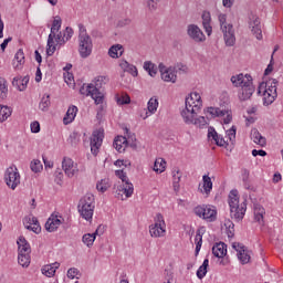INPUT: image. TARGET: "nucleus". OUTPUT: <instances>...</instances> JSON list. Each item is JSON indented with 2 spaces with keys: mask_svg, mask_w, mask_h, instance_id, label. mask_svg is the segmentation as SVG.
Segmentation results:
<instances>
[{
  "mask_svg": "<svg viewBox=\"0 0 283 283\" xmlns=\"http://www.w3.org/2000/svg\"><path fill=\"white\" fill-rule=\"evenodd\" d=\"M216 216H218V211L216 209H211V207L206 206L203 220H208V222H216Z\"/></svg>",
  "mask_w": 283,
  "mask_h": 283,
  "instance_id": "obj_29",
  "label": "nucleus"
},
{
  "mask_svg": "<svg viewBox=\"0 0 283 283\" xmlns=\"http://www.w3.org/2000/svg\"><path fill=\"white\" fill-rule=\"evenodd\" d=\"M242 180L245 189H251V186L249 185V170L247 168L242 169Z\"/></svg>",
  "mask_w": 283,
  "mask_h": 283,
  "instance_id": "obj_50",
  "label": "nucleus"
},
{
  "mask_svg": "<svg viewBox=\"0 0 283 283\" xmlns=\"http://www.w3.org/2000/svg\"><path fill=\"white\" fill-rule=\"evenodd\" d=\"M77 113H78V107L74 105L70 106L63 118L64 125H70V123H72L76 118Z\"/></svg>",
  "mask_w": 283,
  "mask_h": 283,
  "instance_id": "obj_25",
  "label": "nucleus"
},
{
  "mask_svg": "<svg viewBox=\"0 0 283 283\" xmlns=\"http://www.w3.org/2000/svg\"><path fill=\"white\" fill-rule=\"evenodd\" d=\"M144 70H146V72H148L149 76H156V74H158V67L156 66V64L151 63L150 61H146L144 63Z\"/></svg>",
  "mask_w": 283,
  "mask_h": 283,
  "instance_id": "obj_34",
  "label": "nucleus"
},
{
  "mask_svg": "<svg viewBox=\"0 0 283 283\" xmlns=\"http://www.w3.org/2000/svg\"><path fill=\"white\" fill-rule=\"evenodd\" d=\"M94 195L87 193L82 199H80L77 209L84 220H92L94 216Z\"/></svg>",
  "mask_w": 283,
  "mask_h": 283,
  "instance_id": "obj_6",
  "label": "nucleus"
},
{
  "mask_svg": "<svg viewBox=\"0 0 283 283\" xmlns=\"http://www.w3.org/2000/svg\"><path fill=\"white\" fill-rule=\"evenodd\" d=\"M62 169H64V174H66L69 178H74V176L78 174V167L76 164H74L72 158H67V157L63 158Z\"/></svg>",
  "mask_w": 283,
  "mask_h": 283,
  "instance_id": "obj_16",
  "label": "nucleus"
},
{
  "mask_svg": "<svg viewBox=\"0 0 283 283\" xmlns=\"http://www.w3.org/2000/svg\"><path fill=\"white\" fill-rule=\"evenodd\" d=\"M258 94L263 97V105L265 107L273 105L275 98H277V80L261 83L258 87Z\"/></svg>",
  "mask_w": 283,
  "mask_h": 283,
  "instance_id": "obj_3",
  "label": "nucleus"
},
{
  "mask_svg": "<svg viewBox=\"0 0 283 283\" xmlns=\"http://www.w3.org/2000/svg\"><path fill=\"white\" fill-rule=\"evenodd\" d=\"M4 181L9 189H17L19 185H21V175L19 174V169L15 165L10 166L7 168L4 172Z\"/></svg>",
  "mask_w": 283,
  "mask_h": 283,
  "instance_id": "obj_8",
  "label": "nucleus"
},
{
  "mask_svg": "<svg viewBox=\"0 0 283 283\" xmlns=\"http://www.w3.org/2000/svg\"><path fill=\"white\" fill-rule=\"evenodd\" d=\"M59 227H61L60 219H48L45 222V229L49 233H54Z\"/></svg>",
  "mask_w": 283,
  "mask_h": 283,
  "instance_id": "obj_27",
  "label": "nucleus"
},
{
  "mask_svg": "<svg viewBox=\"0 0 283 283\" xmlns=\"http://www.w3.org/2000/svg\"><path fill=\"white\" fill-rule=\"evenodd\" d=\"M200 109H202V97L198 93H191L189 97H186V106L181 111V117L186 125H196V127H205L207 119L205 116H199Z\"/></svg>",
  "mask_w": 283,
  "mask_h": 283,
  "instance_id": "obj_1",
  "label": "nucleus"
},
{
  "mask_svg": "<svg viewBox=\"0 0 283 283\" xmlns=\"http://www.w3.org/2000/svg\"><path fill=\"white\" fill-rule=\"evenodd\" d=\"M235 132H237L235 126H232L230 129H228L226 132V138H227L226 140L224 138H220V135H218V132H216V128L210 127L208 129V138L209 140H214V143H220V140L223 143H229V140L230 143H233V140H235Z\"/></svg>",
  "mask_w": 283,
  "mask_h": 283,
  "instance_id": "obj_12",
  "label": "nucleus"
},
{
  "mask_svg": "<svg viewBox=\"0 0 283 283\" xmlns=\"http://www.w3.org/2000/svg\"><path fill=\"white\" fill-rule=\"evenodd\" d=\"M158 69L161 74L163 81H165L166 83H176L178 76L176 75L175 67H167L165 66V64L160 63Z\"/></svg>",
  "mask_w": 283,
  "mask_h": 283,
  "instance_id": "obj_15",
  "label": "nucleus"
},
{
  "mask_svg": "<svg viewBox=\"0 0 283 283\" xmlns=\"http://www.w3.org/2000/svg\"><path fill=\"white\" fill-rule=\"evenodd\" d=\"M115 176L122 180L124 185L117 186V196H120V192H123L126 198H132L134 195V184L129 181V177H127V172H125V169L116 170Z\"/></svg>",
  "mask_w": 283,
  "mask_h": 283,
  "instance_id": "obj_7",
  "label": "nucleus"
},
{
  "mask_svg": "<svg viewBox=\"0 0 283 283\" xmlns=\"http://www.w3.org/2000/svg\"><path fill=\"white\" fill-rule=\"evenodd\" d=\"M103 138H105V130L103 128L96 129L92 134V143H103Z\"/></svg>",
  "mask_w": 283,
  "mask_h": 283,
  "instance_id": "obj_36",
  "label": "nucleus"
},
{
  "mask_svg": "<svg viewBox=\"0 0 283 283\" xmlns=\"http://www.w3.org/2000/svg\"><path fill=\"white\" fill-rule=\"evenodd\" d=\"M76 275H78V269H76V268L69 269L67 277H70L71 280H74V277H76Z\"/></svg>",
  "mask_w": 283,
  "mask_h": 283,
  "instance_id": "obj_63",
  "label": "nucleus"
},
{
  "mask_svg": "<svg viewBox=\"0 0 283 283\" xmlns=\"http://www.w3.org/2000/svg\"><path fill=\"white\" fill-rule=\"evenodd\" d=\"M80 94L83 96H91L95 101V105H103L105 95L103 92L94 88V84H83L80 88Z\"/></svg>",
  "mask_w": 283,
  "mask_h": 283,
  "instance_id": "obj_10",
  "label": "nucleus"
},
{
  "mask_svg": "<svg viewBox=\"0 0 283 283\" xmlns=\"http://www.w3.org/2000/svg\"><path fill=\"white\" fill-rule=\"evenodd\" d=\"M167 165V161H165L164 158H157L155 160V164H154V171H156V174H163V171H165V167Z\"/></svg>",
  "mask_w": 283,
  "mask_h": 283,
  "instance_id": "obj_35",
  "label": "nucleus"
},
{
  "mask_svg": "<svg viewBox=\"0 0 283 283\" xmlns=\"http://www.w3.org/2000/svg\"><path fill=\"white\" fill-rule=\"evenodd\" d=\"M217 147H221L222 149H226V151H233V148L235 147L233 143H216Z\"/></svg>",
  "mask_w": 283,
  "mask_h": 283,
  "instance_id": "obj_48",
  "label": "nucleus"
},
{
  "mask_svg": "<svg viewBox=\"0 0 283 283\" xmlns=\"http://www.w3.org/2000/svg\"><path fill=\"white\" fill-rule=\"evenodd\" d=\"M230 217L235 222H242L247 213V199L240 203V197H238V190H231L229 195Z\"/></svg>",
  "mask_w": 283,
  "mask_h": 283,
  "instance_id": "obj_2",
  "label": "nucleus"
},
{
  "mask_svg": "<svg viewBox=\"0 0 283 283\" xmlns=\"http://www.w3.org/2000/svg\"><path fill=\"white\" fill-rule=\"evenodd\" d=\"M207 112L213 118H220L222 116H227L226 118H223L224 125H229V123H231V120L233 119V117L229 114L228 111L220 109L218 107H208Z\"/></svg>",
  "mask_w": 283,
  "mask_h": 283,
  "instance_id": "obj_17",
  "label": "nucleus"
},
{
  "mask_svg": "<svg viewBox=\"0 0 283 283\" xmlns=\"http://www.w3.org/2000/svg\"><path fill=\"white\" fill-rule=\"evenodd\" d=\"M196 250H195V255L198 258V254L200 253V249H202V234H200V230L197 231L196 235Z\"/></svg>",
  "mask_w": 283,
  "mask_h": 283,
  "instance_id": "obj_47",
  "label": "nucleus"
},
{
  "mask_svg": "<svg viewBox=\"0 0 283 283\" xmlns=\"http://www.w3.org/2000/svg\"><path fill=\"white\" fill-rule=\"evenodd\" d=\"M123 45L114 44L108 50V56H111V59H120V56H123Z\"/></svg>",
  "mask_w": 283,
  "mask_h": 283,
  "instance_id": "obj_26",
  "label": "nucleus"
},
{
  "mask_svg": "<svg viewBox=\"0 0 283 283\" xmlns=\"http://www.w3.org/2000/svg\"><path fill=\"white\" fill-rule=\"evenodd\" d=\"M207 269H209V259H205L202 265L197 270V277L199 280L207 275Z\"/></svg>",
  "mask_w": 283,
  "mask_h": 283,
  "instance_id": "obj_37",
  "label": "nucleus"
},
{
  "mask_svg": "<svg viewBox=\"0 0 283 283\" xmlns=\"http://www.w3.org/2000/svg\"><path fill=\"white\" fill-rule=\"evenodd\" d=\"M13 61H18L19 63H25V54L23 53V50H18Z\"/></svg>",
  "mask_w": 283,
  "mask_h": 283,
  "instance_id": "obj_51",
  "label": "nucleus"
},
{
  "mask_svg": "<svg viewBox=\"0 0 283 283\" xmlns=\"http://www.w3.org/2000/svg\"><path fill=\"white\" fill-rule=\"evenodd\" d=\"M109 188V181L107 179H102L96 184L97 191H101V193H105L107 189Z\"/></svg>",
  "mask_w": 283,
  "mask_h": 283,
  "instance_id": "obj_44",
  "label": "nucleus"
},
{
  "mask_svg": "<svg viewBox=\"0 0 283 283\" xmlns=\"http://www.w3.org/2000/svg\"><path fill=\"white\" fill-rule=\"evenodd\" d=\"M30 254H18V264L23 269H28L30 266Z\"/></svg>",
  "mask_w": 283,
  "mask_h": 283,
  "instance_id": "obj_39",
  "label": "nucleus"
},
{
  "mask_svg": "<svg viewBox=\"0 0 283 283\" xmlns=\"http://www.w3.org/2000/svg\"><path fill=\"white\" fill-rule=\"evenodd\" d=\"M123 145H125V147H130V149H133V151H142L143 149H145V146H140L136 143H123Z\"/></svg>",
  "mask_w": 283,
  "mask_h": 283,
  "instance_id": "obj_49",
  "label": "nucleus"
},
{
  "mask_svg": "<svg viewBox=\"0 0 283 283\" xmlns=\"http://www.w3.org/2000/svg\"><path fill=\"white\" fill-rule=\"evenodd\" d=\"M212 254L214 258H224L227 255V244L224 242L216 243L212 247Z\"/></svg>",
  "mask_w": 283,
  "mask_h": 283,
  "instance_id": "obj_22",
  "label": "nucleus"
},
{
  "mask_svg": "<svg viewBox=\"0 0 283 283\" xmlns=\"http://www.w3.org/2000/svg\"><path fill=\"white\" fill-rule=\"evenodd\" d=\"M237 255L241 264H249V262H251V254L247 251L244 247H241V250Z\"/></svg>",
  "mask_w": 283,
  "mask_h": 283,
  "instance_id": "obj_33",
  "label": "nucleus"
},
{
  "mask_svg": "<svg viewBox=\"0 0 283 283\" xmlns=\"http://www.w3.org/2000/svg\"><path fill=\"white\" fill-rule=\"evenodd\" d=\"M248 28L258 41H262V22L260 21V17L250 13L248 18Z\"/></svg>",
  "mask_w": 283,
  "mask_h": 283,
  "instance_id": "obj_11",
  "label": "nucleus"
},
{
  "mask_svg": "<svg viewBox=\"0 0 283 283\" xmlns=\"http://www.w3.org/2000/svg\"><path fill=\"white\" fill-rule=\"evenodd\" d=\"M149 233L151 238H165L167 230H165L164 226L151 224L149 226Z\"/></svg>",
  "mask_w": 283,
  "mask_h": 283,
  "instance_id": "obj_23",
  "label": "nucleus"
},
{
  "mask_svg": "<svg viewBox=\"0 0 283 283\" xmlns=\"http://www.w3.org/2000/svg\"><path fill=\"white\" fill-rule=\"evenodd\" d=\"M96 240V235L94 233L84 234L82 238V242L86 244V247H92L94 244V241Z\"/></svg>",
  "mask_w": 283,
  "mask_h": 283,
  "instance_id": "obj_46",
  "label": "nucleus"
},
{
  "mask_svg": "<svg viewBox=\"0 0 283 283\" xmlns=\"http://www.w3.org/2000/svg\"><path fill=\"white\" fill-rule=\"evenodd\" d=\"M157 111H158V98L151 97L148 101V112L149 114H156Z\"/></svg>",
  "mask_w": 283,
  "mask_h": 283,
  "instance_id": "obj_42",
  "label": "nucleus"
},
{
  "mask_svg": "<svg viewBox=\"0 0 283 283\" xmlns=\"http://www.w3.org/2000/svg\"><path fill=\"white\" fill-rule=\"evenodd\" d=\"M6 96H8V82L0 77V98H6Z\"/></svg>",
  "mask_w": 283,
  "mask_h": 283,
  "instance_id": "obj_43",
  "label": "nucleus"
},
{
  "mask_svg": "<svg viewBox=\"0 0 283 283\" xmlns=\"http://www.w3.org/2000/svg\"><path fill=\"white\" fill-rule=\"evenodd\" d=\"M202 181L203 193H206V196H209L211 193V190L213 189V181H211V177H209V175H203Z\"/></svg>",
  "mask_w": 283,
  "mask_h": 283,
  "instance_id": "obj_28",
  "label": "nucleus"
},
{
  "mask_svg": "<svg viewBox=\"0 0 283 283\" xmlns=\"http://www.w3.org/2000/svg\"><path fill=\"white\" fill-rule=\"evenodd\" d=\"M109 82V77L105 76V75H101V76H97L95 78V85H94V88L96 90H101V87H103L104 85H106L107 83Z\"/></svg>",
  "mask_w": 283,
  "mask_h": 283,
  "instance_id": "obj_40",
  "label": "nucleus"
},
{
  "mask_svg": "<svg viewBox=\"0 0 283 283\" xmlns=\"http://www.w3.org/2000/svg\"><path fill=\"white\" fill-rule=\"evenodd\" d=\"M207 206H197L193 211L196 213V216H198L199 218H205V209Z\"/></svg>",
  "mask_w": 283,
  "mask_h": 283,
  "instance_id": "obj_56",
  "label": "nucleus"
},
{
  "mask_svg": "<svg viewBox=\"0 0 283 283\" xmlns=\"http://www.w3.org/2000/svg\"><path fill=\"white\" fill-rule=\"evenodd\" d=\"M28 83H30V76H24V77L15 76L12 81L13 87H17L19 92H25L28 87Z\"/></svg>",
  "mask_w": 283,
  "mask_h": 283,
  "instance_id": "obj_20",
  "label": "nucleus"
},
{
  "mask_svg": "<svg viewBox=\"0 0 283 283\" xmlns=\"http://www.w3.org/2000/svg\"><path fill=\"white\" fill-rule=\"evenodd\" d=\"M61 17H55L51 27V33L48 38V45H46V54L48 56H52L54 52H56V45H54V36H56V32L61 30Z\"/></svg>",
  "mask_w": 283,
  "mask_h": 283,
  "instance_id": "obj_9",
  "label": "nucleus"
},
{
  "mask_svg": "<svg viewBox=\"0 0 283 283\" xmlns=\"http://www.w3.org/2000/svg\"><path fill=\"white\" fill-rule=\"evenodd\" d=\"M147 8L150 12L158 10V2L156 0H147Z\"/></svg>",
  "mask_w": 283,
  "mask_h": 283,
  "instance_id": "obj_55",
  "label": "nucleus"
},
{
  "mask_svg": "<svg viewBox=\"0 0 283 283\" xmlns=\"http://www.w3.org/2000/svg\"><path fill=\"white\" fill-rule=\"evenodd\" d=\"M119 67L123 70V72H128V74H132V76H138V69L136 65L127 62V60H120Z\"/></svg>",
  "mask_w": 283,
  "mask_h": 283,
  "instance_id": "obj_21",
  "label": "nucleus"
},
{
  "mask_svg": "<svg viewBox=\"0 0 283 283\" xmlns=\"http://www.w3.org/2000/svg\"><path fill=\"white\" fill-rule=\"evenodd\" d=\"M30 168L34 174H39L40 171H43V164H41V160L35 159L31 161Z\"/></svg>",
  "mask_w": 283,
  "mask_h": 283,
  "instance_id": "obj_45",
  "label": "nucleus"
},
{
  "mask_svg": "<svg viewBox=\"0 0 283 283\" xmlns=\"http://www.w3.org/2000/svg\"><path fill=\"white\" fill-rule=\"evenodd\" d=\"M219 23L221 31L223 32L224 43L228 48H233L235 45V30H233V24L227 23V14L220 13Z\"/></svg>",
  "mask_w": 283,
  "mask_h": 283,
  "instance_id": "obj_5",
  "label": "nucleus"
},
{
  "mask_svg": "<svg viewBox=\"0 0 283 283\" xmlns=\"http://www.w3.org/2000/svg\"><path fill=\"white\" fill-rule=\"evenodd\" d=\"M273 72V55H271V61L270 64L268 65V67L264 71V75L269 76V74Z\"/></svg>",
  "mask_w": 283,
  "mask_h": 283,
  "instance_id": "obj_64",
  "label": "nucleus"
},
{
  "mask_svg": "<svg viewBox=\"0 0 283 283\" xmlns=\"http://www.w3.org/2000/svg\"><path fill=\"white\" fill-rule=\"evenodd\" d=\"M231 83L234 87H242V85H247V75L244 74L233 75L231 77Z\"/></svg>",
  "mask_w": 283,
  "mask_h": 283,
  "instance_id": "obj_32",
  "label": "nucleus"
},
{
  "mask_svg": "<svg viewBox=\"0 0 283 283\" xmlns=\"http://www.w3.org/2000/svg\"><path fill=\"white\" fill-rule=\"evenodd\" d=\"M74 34V30H72V28L66 27L64 33H63V38L65 43H67V41H70L72 39V35Z\"/></svg>",
  "mask_w": 283,
  "mask_h": 283,
  "instance_id": "obj_53",
  "label": "nucleus"
},
{
  "mask_svg": "<svg viewBox=\"0 0 283 283\" xmlns=\"http://www.w3.org/2000/svg\"><path fill=\"white\" fill-rule=\"evenodd\" d=\"M59 266H61V263H59V262H54L52 264H46L42 268V273L46 277H54V275L56 273V269H59Z\"/></svg>",
  "mask_w": 283,
  "mask_h": 283,
  "instance_id": "obj_24",
  "label": "nucleus"
},
{
  "mask_svg": "<svg viewBox=\"0 0 283 283\" xmlns=\"http://www.w3.org/2000/svg\"><path fill=\"white\" fill-rule=\"evenodd\" d=\"M18 254H31L32 248L30 247V243L25 239V237H19L18 241Z\"/></svg>",
  "mask_w": 283,
  "mask_h": 283,
  "instance_id": "obj_18",
  "label": "nucleus"
},
{
  "mask_svg": "<svg viewBox=\"0 0 283 283\" xmlns=\"http://www.w3.org/2000/svg\"><path fill=\"white\" fill-rule=\"evenodd\" d=\"M69 140H70V143H80L81 142V135H78V133H76V132H73L70 135Z\"/></svg>",
  "mask_w": 283,
  "mask_h": 283,
  "instance_id": "obj_61",
  "label": "nucleus"
},
{
  "mask_svg": "<svg viewBox=\"0 0 283 283\" xmlns=\"http://www.w3.org/2000/svg\"><path fill=\"white\" fill-rule=\"evenodd\" d=\"M28 231H33V233H41V226L39 223H34V226H27Z\"/></svg>",
  "mask_w": 283,
  "mask_h": 283,
  "instance_id": "obj_62",
  "label": "nucleus"
},
{
  "mask_svg": "<svg viewBox=\"0 0 283 283\" xmlns=\"http://www.w3.org/2000/svg\"><path fill=\"white\" fill-rule=\"evenodd\" d=\"M224 227L227 229L228 238H234L235 235V224L230 219L224 221Z\"/></svg>",
  "mask_w": 283,
  "mask_h": 283,
  "instance_id": "obj_38",
  "label": "nucleus"
},
{
  "mask_svg": "<svg viewBox=\"0 0 283 283\" xmlns=\"http://www.w3.org/2000/svg\"><path fill=\"white\" fill-rule=\"evenodd\" d=\"M91 153L93 156H98V150L101 149L102 143H91Z\"/></svg>",
  "mask_w": 283,
  "mask_h": 283,
  "instance_id": "obj_52",
  "label": "nucleus"
},
{
  "mask_svg": "<svg viewBox=\"0 0 283 283\" xmlns=\"http://www.w3.org/2000/svg\"><path fill=\"white\" fill-rule=\"evenodd\" d=\"M247 82L242 85L241 91L239 92L240 101H249L255 93V86H253V77L251 75L245 74Z\"/></svg>",
  "mask_w": 283,
  "mask_h": 283,
  "instance_id": "obj_13",
  "label": "nucleus"
},
{
  "mask_svg": "<svg viewBox=\"0 0 283 283\" xmlns=\"http://www.w3.org/2000/svg\"><path fill=\"white\" fill-rule=\"evenodd\" d=\"M253 209L255 222H259V224L264 227V216H266V209H264L260 203H254Z\"/></svg>",
  "mask_w": 283,
  "mask_h": 283,
  "instance_id": "obj_19",
  "label": "nucleus"
},
{
  "mask_svg": "<svg viewBox=\"0 0 283 283\" xmlns=\"http://www.w3.org/2000/svg\"><path fill=\"white\" fill-rule=\"evenodd\" d=\"M50 105H52L50 94H44L39 103V109H41V112H49Z\"/></svg>",
  "mask_w": 283,
  "mask_h": 283,
  "instance_id": "obj_31",
  "label": "nucleus"
},
{
  "mask_svg": "<svg viewBox=\"0 0 283 283\" xmlns=\"http://www.w3.org/2000/svg\"><path fill=\"white\" fill-rule=\"evenodd\" d=\"M158 227H165V218L163 217V213H157L155 218V223Z\"/></svg>",
  "mask_w": 283,
  "mask_h": 283,
  "instance_id": "obj_57",
  "label": "nucleus"
},
{
  "mask_svg": "<svg viewBox=\"0 0 283 283\" xmlns=\"http://www.w3.org/2000/svg\"><path fill=\"white\" fill-rule=\"evenodd\" d=\"M117 103L118 105H129V103H132V98L129 95H123L117 98Z\"/></svg>",
  "mask_w": 283,
  "mask_h": 283,
  "instance_id": "obj_54",
  "label": "nucleus"
},
{
  "mask_svg": "<svg viewBox=\"0 0 283 283\" xmlns=\"http://www.w3.org/2000/svg\"><path fill=\"white\" fill-rule=\"evenodd\" d=\"M12 116V108L6 105H0V123H6Z\"/></svg>",
  "mask_w": 283,
  "mask_h": 283,
  "instance_id": "obj_30",
  "label": "nucleus"
},
{
  "mask_svg": "<svg viewBox=\"0 0 283 283\" xmlns=\"http://www.w3.org/2000/svg\"><path fill=\"white\" fill-rule=\"evenodd\" d=\"M187 34L195 43H205L207 41V36L197 24H189L187 27Z\"/></svg>",
  "mask_w": 283,
  "mask_h": 283,
  "instance_id": "obj_14",
  "label": "nucleus"
},
{
  "mask_svg": "<svg viewBox=\"0 0 283 283\" xmlns=\"http://www.w3.org/2000/svg\"><path fill=\"white\" fill-rule=\"evenodd\" d=\"M31 132L32 134H39V132H41V124H39V122H32Z\"/></svg>",
  "mask_w": 283,
  "mask_h": 283,
  "instance_id": "obj_60",
  "label": "nucleus"
},
{
  "mask_svg": "<svg viewBox=\"0 0 283 283\" xmlns=\"http://www.w3.org/2000/svg\"><path fill=\"white\" fill-rule=\"evenodd\" d=\"M251 140H253V143H262L265 142L264 137L262 136V134H260V130H258L256 128H253L251 130L250 134Z\"/></svg>",
  "mask_w": 283,
  "mask_h": 283,
  "instance_id": "obj_41",
  "label": "nucleus"
},
{
  "mask_svg": "<svg viewBox=\"0 0 283 283\" xmlns=\"http://www.w3.org/2000/svg\"><path fill=\"white\" fill-rule=\"evenodd\" d=\"M113 147L118 151V154H125L127 151L128 147H125L123 144L114 143Z\"/></svg>",
  "mask_w": 283,
  "mask_h": 283,
  "instance_id": "obj_58",
  "label": "nucleus"
},
{
  "mask_svg": "<svg viewBox=\"0 0 283 283\" xmlns=\"http://www.w3.org/2000/svg\"><path fill=\"white\" fill-rule=\"evenodd\" d=\"M80 35H78V52L82 59H87L92 54V49L94 44L92 43V38L87 34V29L85 25L78 24Z\"/></svg>",
  "mask_w": 283,
  "mask_h": 283,
  "instance_id": "obj_4",
  "label": "nucleus"
},
{
  "mask_svg": "<svg viewBox=\"0 0 283 283\" xmlns=\"http://www.w3.org/2000/svg\"><path fill=\"white\" fill-rule=\"evenodd\" d=\"M57 45H65V38L63 36V33H57L55 32V36H54Z\"/></svg>",
  "mask_w": 283,
  "mask_h": 283,
  "instance_id": "obj_59",
  "label": "nucleus"
}]
</instances>
